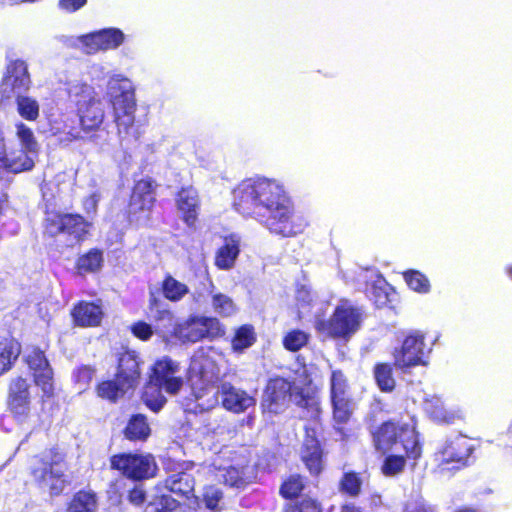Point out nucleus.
Instances as JSON below:
<instances>
[{
  "instance_id": "7ed1b4c3",
  "label": "nucleus",
  "mask_w": 512,
  "mask_h": 512,
  "mask_svg": "<svg viewBox=\"0 0 512 512\" xmlns=\"http://www.w3.org/2000/svg\"><path fill=\"white\" fill-rule=\"evenodd\" d=\"M68 469L67 452L55 444L31 457L28 474L37 489L50 497H59L71 483Z\"/></svg>"
},
{
  "instance_id": "0eeeda50",
  "label": "nucleus",
  "mask_w": 512,
  "mask_h": 512,
  "mask_svg": "<svg viewBox=\"0 0 512 512\" xmlns=\"http://www.w3.org/2000/svg\"><path fill=\"white\" fill-rule=\"evenodd\" d=\"M362 313L359 308L350 305H338L328 319H318L316 331L330 339L348 340L360 328Z\"/></svg>"
},
{
  "instance_id": "a878e982",
  "label": "nucleus",
  "mask_w": 512,
  "mask_h": 512,
  "mask_svg": "<svg viewBox=\"0 0 512 512\" xmlns=\"http://www.w3.org/2000/svg\"><path fill=\"white\" fill-rule=\"evenodd\" d=\"M175 204L182 221L187 226L194 227L201 205L198 191L191 185L181 187L175 194Z\"/></svg>"
},
{
  "instance_id": "c03bdc74",
  "label": "nucleus",
  "mask_w": 512,
  "mask_h": 512,
  "mask_svg": "<svg viewBox=\"0 0 512 512\" xmlns=\"http://www.w3.org/2000/svg\"><path fill=\"white\" fill-rule=\"evenodd\" d=\"M310 339V335L300 329H292L283 337V346L289 352H297L305 347Z\"/></svg>"
},
{
  "instance_id": "13d9d810",
  "label": "nucleus",
  "mask_w": 512,
  "mask_h": 512,
  "mask_svg": "<svg viewBox=\"0 0 512 512\" xmlns=\"http://www.w3.org/2000/svg\"><path fill=\"white\" fill-rule=\"evenodd\" d=\"M431 415L436 421L440 423L450 424L455 419V415L453 412L444 409H438L437 407L431 410Z\"/></svg>"
},
{
  "instance_id": "8fccbe9b",
  "label": "nucleus",
  "mask_w": 512,
  "mask_h": 512,
  "mask_svg": "<svg viewBox=\"0 0 512 512\" xmlns=\"http://www.w3.org/2000/svg\"><path fill=\"white\" fill-rule=\"evenodd\" d=\"M16 135L21 142L23 151L36 152L38 143L31 128L22 122L16 124Z\"/></svg>"
},
{
  "instance_id": "a19ab883",
  "label": "nucleus",
  "mask_w": 512,
  "mask_h": 512,
  "mask_svg": "<svg viewBox=\"0 0 512 512\" xmlns=\"http://www.w3.org/2000/svg\"><path fill=\"white\" fill-rule=\"evenodd\" d=\"M15 103L17 112L23 119L34 122L39 118L40 105L36 99L27 95H17Z\"/></svg>"
},
{
  "instance_id": "20e7f679",
  "label": "nucleus",
  "mask_w": 512,
  "mask_h": 512,
  "mask_svg": "<svg viewBox=\"0 0 512 512\" xmlns=\"http://www.w3.org/2000/svg\"><path fill=\"white\" fill-rule=\"evenodd\" d=\"M93 222L76 212L46 210L42 221V236L58 251L81 246L91 235Z\"/></svg>"
},
{
  "instance_id": "9d476101",
  "label": "nucleus",
  "mask_w": 512,
  "mask_h": 512,
  "mask_svg": "<svg viewBox=\"0 0 512 512\" xmlns=\"http://www.w3.org/2000/svg\"><path fill=\"white\" fill-rule=\"evenodd\" d=\"M307 478L300 473H290L281 482L279 487V495L284 500H296L285 506L284 512H323L321 502L314 497L306 496L300 498L306 487Z\"/></svg>"
},
{
  "instance_id": "a211bd4d",
  "label": "nucleus",
  "mask_w": 512,
  "mask_h": 512,
  "mask_svg": "<svg viewBox=\"0 0 512 512\" xmlns=\"http://www.w3.org/2000/svg\"><path fill=\"white\" fill-rule=\"evenodd\" d=\"M294 382L281 376L270 378L263 391L261 405L270 413L282 412L289 403Z\"/></svg>"
},
{
  "instance_id": "864d4df0",
  "label": "nucleus",
  "mask_w": 512,
  "mask_h": 512,
  "mask_svg": "<svg viewBox=\"0 0 512 512\" xmlns=\"http://www.w3.org/2000/svg\"><path fill=\"white\" fill-rule=\"evenodd\" d=\"M297 406L310 411L315 420H320L322 409L319 401L314 396L301 391L297 400Z\"/></svg>"
},
{
  "instance_id": "f3484780",
  "label": "nucleus",
  "mask_w": 512,
  "mask_h": 512,
  "mask_svg": "<svg viewBox=\"0 0 512 512\" xmlns=\"http://www.w3.org/2000/svg\"><path fill=\"white\" fill-rule=\"evenodd\" d=\"M394 366L402 371L415 366H426L425 342L422 335H408L402 345L392 352Z\"/></svg>"
},
{
  "instance_id": "6e6552de",
  "label": "nucleus",
  "mask_w": 512,
  "mask_h": 512,
  "mask_svg": "<svg viewBox=\"0 0 512 512\" xmlns=\"http://www.w3.org/2000/svg\"><path fill=\"white\" fill-rule=\"evenodd\" d=\"M110 469L124 478L141 482L154 478L158 465L151 453L120 452L110 456Z\"/></svg>"
},
{
  "instance_id": "72a5a7b5",
  "label": "nucleus",
  "mask_w": 512,
  "mask_h": 512,
  "mask_svg": "<svg viewBox=\"0 0 512 512\" xmlns=\"http://www.w3.org/2000/svg\"><path fill=\"white\" fill-rule=\"evenodd\" d=\"M97 507V494L91 489H80L67 502L66 512H96Z\"/></svg>"
},
{
  "instance_id": "423d86ee",
  "label": "nucleus",
  "mask_w": 512,
  "mask_h": 512,
  "mask_svg": "<svg viewBox=\"0 0 512 512\" xmlns=\"http://www.w3.org/2000/svg\"><path fill=\"white\" fill-rule=\"evenodd\" d=\"M159 183L151 176H144L133 182L124 209V217L129 224L140 226L152 220L158 205Z\"/></svg>"
},
{
  "instance_id": "6e6d98bb",
  "label": "nucleus",
  "mask_w": 512,
  "mask_h": 512,
  "mask_svg": "<svg viewBox=\"0 0 512 512\" xmlns=\"http://www.w3.org/2000/svg\"><path fill=\"white\" fill-rule=\"evenodd\" d=\"M146 492L141 485H135L128 491L127 499L135 506H141L146 501Z\"/></svg>"
},
{
  "instance_id": "a18cd8bd",
  "label": "nucleus",
  "mask_w": 512,
  "mask_h": 512,
  "mask_svg": "<svg viewBox=\"0 0 512 512\" xmlns=\"http://www.w3.org/2000/svg\"><path fill=\"white\" fill-rule=\"evenodd\" d=\"M223 483L229 487L242 488L248 484L244 466H228L222 474Z\"/></svg>"
},
{
  "instance_id": "473e14b6",
  "label": "nucleus",
  "mask_w": 512,
  "mask_h": 512,
  "mask_svg": "<svg viewBox=\"0 0 512 512\" xmlns=\"http://www.w3.org/2000/svg\"><path fill=\"white\" fill-rule=\"evenodd\" d=\"M21 354V344L12 337L0 339V376L9 372Z\"/></svg>"
},
{
  "instance_id": "69168bd1",
  "label": "nucleus",
  "mask_w": 512,
  "mask_h": 512,
  "mask_svg": "<svg viewBox=\"0 0 512 512\" xmlns=\"http://www.w3.org/2000/svg\"><path fill=\"white\" fill-rule=\"evenodd\" d=\"M454 512H479V511L475 508L464 506V507H460V508L456 509Z\"/></svg>"
},
{
  "instance_id": "c85d7f7f",
  "label": "nucleus",
  "mask_w": 512,
  "mask_h": 512,
  "mask_svg": "<svg viewBox=\"0 0 512 512\" xmlns=\"http://www.w3.org/2000/svg\"><path fill=\"white\" fill-rule=\"evenodd\" d=\"M6 79L9 80L12 91L24 93L29 90L31 79L25 61L17 59L7 65Z\"/></svg>"
},
{
  "instance_id": "4be33fe9",
  "label": "nucleus",
  "mask_w": 512,
  "mask_h": 512,
  "mask_svg": "<svg viewBox=\"0 0 512 512\" xmlns=\"http://www.w3.org/2000/svg\"><path fill=\"white\" fill-rule=\"evenodd\" d=\"M221 397V404L227 410L233 413H242L250 406L255 404L253 397L246 391L237 389L230 382H222L216 392H213L211 399H207V406H212L217 402V395Z\"/></svg>"
},
{
  "instance_id": "b1692460",
  "label": "nucleus",
  "mask_w": 512,
  "mask_h": 512,
  "mask_svg": "<svg viewBox=\"0 0 512 512\" xmlns=\"http://www.w3.org/2000/svg\"><path fill=\"white\" fill-rule=\"evenodd\" d=\"M474 452V446L471 440L466 436L459 435L448 440L443 448L439 450V463L441 465L456 464L460 468L466 466Z\"/></svg>"
},
{
  "instance_id": "5fc2aeb1",
  "label": "nucleus",
  "mask_w": 512,
  "mask_h": 512,
  "mask_svg": "<svg viewBox=\"0 0 512 512\" xmlns=\"http://www.w3.org/2000/svg\"><path fill=\"white\" fill-rule=\"evenodd\" d=\"M131 332L136 338H138L142 341L149 340L153 335V330H152L151 325H149L148 323H146L144 321L135 322L131 326Z\"/></svg>"
},
{
  "instance_id": "bf43d9fd",
  "label": "nucleus",
  "mask_w": 512,
  "mask_h": 512,
  "mask_svg": "<svg viewBox=\"0 0 512 512\" xmlns=\"http://www.w3.org/2000/svg\"><path fill=\"white\" fill-rule=\"evenodd\" d=\"M87 3V0H59V7L69 13L76 12Z\"/></svg>"
},
{
  "instance_id": "f704fd0d",
  "label": "nucleus",
  "mask_w": 512,
  "mask_h": 512,
  "mask_svg": "<svg viewBox=\"0 0 512 512\" xmlns=\"http://www.w3.org/2000/svg\"><path fill=\"white\" fill-rule=\"evenodd\" d=\"M34 167L33 160L27 155V152L20 150L18 155H8L5 147L0 153V168L9 173H21L29 171Z\"/></svg>"
},
{
  "instance_id": "aec40b11",
  "label": "nucleus",
  "mask_w": 512,
  "mask_h": 512,
  "mask_svg": "<svg viewBox=\"0 0 512 512\" xmlns=\"http://www.w3.org/2000/svg\"><path fill=\"white\" fill-rule=\"evenodd\" d=\"M178 371L179 364L164 356L153 363L148 379L162 386L168 394L176 395L183 386V379L175 375Z\"/></svg>"
},
{
  "instance_id": "412c9836",
  "label": "nucleus",
  "mask_w": 512,
  "mask_h": 512,
  "mask_svg": "<svg viewBox=\"0 0 512 512\" xmlns=\"http://www.w3.org/2000/svg\"><path fill=\"white\" fill-rule=\"evenodd\" d=\"M142 365L143 361L136 351L123 349L117 354L114 376L133 391L141 382Z\"/></svg>"
},
{
  "instance_id": "79ce46f5",
  "label": "nucleus",
  "mask_w": 512,
  "mask_h": 512,
  "mask_svg": "<svg viewBox=\"0 0 512 512\" xmlns=\"http://www.w3.org/2000/svg\"><path fill=\"white\" fill-rule=\"evenodd\" d=\"M338 488L341 493L357 497L362 490V479L359 472L348 471L344 472L339 480Z\"/></svg>"
},
{
  "instance_id": "603ef678",
  "label": "nucleus",
  "mask_w": 512,
  "mask_h": 512,
  "mask_svg": "<svg viewBox=\"0 0 512 512\" xmlns=\"http://www.w3.org/2000/svg\"><path fill=\"white\" fill-rule=\"evenodd\" d=\"M223 498V493L220 489L214 486H208L204 488L202 494V500L204 502L205 508L212 512H220V501Z\"/></svg>"
},
{
  "instance_id": "680f3d73",
  "label": "nucleus",
  "mask_w": 512,
  "mask_h": 512,
  "mask_svg": "<svg viewBox=\"0 0 512 512\" xmlns=\"http://www.w3.org/2000/svg\"><path fill=\"white\" fill-rule=\"evenodd\" d=\"M9 201V195L7 192L0 190V215L3 214L5 206Z\"/></svg>"
},
{
  "instance_id": "cd10ccee",
  "label": "nucleus",
  "mask_w": 512,
  "mask_h": 512,
  "mask_svg": "<svg viewBox=\"0 0 512 512\" xmlns=\"http://www.w3.org/2000/svg\"><path fill=\"white\" fill-rule=\"evenodd\" d=\"M151 432L147 416L141 413L131 415L122 430L123 437L134 443L146 442L151 436Z\"/></svg>"
},
{
  "instance_id": "e433bc0d",
  "label": "nucleus",
  "mask_w": 512,
  "mask_h": 512,
  "mask_svg": "<svg viewBox=\"0 0 512 512\" xmlns=\"http://www.w3.org/2000/svg\"><path fill=\"white\" fill-rule=\"evenodd\" d=\"M393 366L394 362H377L373 367V377L381 392L391 393L396 387V380L393 376Z\"/></svg>"
},
{
  "instance_id": "c9c22d12",
  "label": "nucleus",
  "mask_w": 512,
  "mask_h": 512,
  "mask_svg": "<svg viewBox=\"0 0 512 512\" xmlns=\"http://www.w3.org/2000/svg\"><path fill=\"white\" fill-rule=\"evenodd\" d=\"M163 387L147 379L141 393V400L154 413H158L166 404L167 399L162 393Z\"/></svg>"
},
{
  "instance_id": "c756f323",
  "label": "nucleus",
  "mask_w": 512,
  "mask_h": 512,
  "mask_svg": "<svg viewBox=\"0 0 512 512\" xmlns=\"http://www.w3.org/2000/svg\"><path fill=\"white\" fill-rule=\"evenodd\" d=\"M240 254V242L234 236L224 238L223 244L218 248L215 254L214 264L218 269H231L237 257Z\"/></svg>"
},
{
  "instance_id": "58836bf2",
  "label": "nucleus",
  "mask_w": 512,
  "mask_h": 512,
  "mask_svg": "<svg viewBox=\"0 0 512 512\" xmlns=\"http://www.w3.org/2000/svg\"><path fill=\"white\" fill-rule=\"evenodd\" d=\"M161 291L164 298L171 302H177L189 293V288L185 283L178 281L171 274H166L161 283Z\"/></svg>"
},
{
  "instance_id": "39448f33",
  "label": "nucleus",
  "mask_w": 512,
  "mask_h": 512,
  "mask_svg": "<svg viewBox=\"0 0 512 512\" xmlns=\"http://www.w3.org/2000/svg\"><path fill=\"white\" fill-rule=\"evenodd\" d=\"M332 428L342 441L355 436L354 400L350 395L348 378L341 369L331 371L329 383Z\"/></svg>"
},
{
  "instance_id": "09e8293b",
  "label": "nucleus",
  "mask_w": 512,
  "mask_h": 512,
  "mask_svg": "<svg viewBox=\"0 0 512 512\" xmlns=\"http://www.w3.org/2000/svg\"><path fill=\"white\" fill-rule=\"evenodd\" d=\"M212 308L223 318L232 316L237 310L234 301L223 293L212 295Z\"/></svg>"
},
{
  "instance_id": "6ab92c4d",
  "label": "nucleus",
  "mask_w": 512,
  "mask_h": 512,
  "mask_svg": "<svg viewBox=\"0 0 512 512\" xmlns=\"http://www.w3.org/2000/svg\"><path fill=\"white\" fill-rule=\"evenodd\" d=\"M404 419H388L380 424L371 416L368 420L369 434L375 451L385 455L398 442V434Z\"/></svg>"
},
{
  "instance_id": "f8f14e48",
  "label": "nucleus",
  "mask_w": 512,
  "mask_h": 512,
  "mask_svg": "<svg viewBox=\"0 0 512 512\" xmlns=\"http://www.w3.org/2000/svg\"><path fill=\"white\" fill-rule=\"evenodd\" d=\"M176 332L183 342L196 343L203 339L222 338L226 328L216 317L190 316L178 325Z\"/></svg>"
},
{
  "instance_id": "774afa93",
  "label": "nucleus",
  "mask_w": 512,
  "mask_h": 512,
  "mask_svg": "<svg viewBox=\"0 0 512 512\" xmlns=\"http://www.w3.org/2000/svg\"><path fill=\"white\" fill-rule=\"evenodd\" d=\"M157 302H158V301H157V299H156L155 297H151V298H150V305H151V306H152V305H156V304H157Z\"/></svg>"
},
{
  "instance_id": "5701e85b",
  "label": "nucleus",
  "mask_w": 512,
  "mask_h": 512,
  "mask_svg": "<svg viewBox=\"0 0 512 512\" xmlns=\"http://www.w3.org/2000/svg\"><path fill=\"white\" fill-rule=\"evenodd\" d=\"M124 34L118 28H107L80 37L83 51L86 54H96L118 48L124 42Z\"/></svg>"
},
{
  "instance_id": "49530a36",
  "label": "nucleus",
  "mask_w": 512,
  "mask_h": 512,
  "mask_svg": "<svg viewBox=\"0 0 512 512\" xmlns=\"http://www.w3.org/2000/svg\"><path fill=\"white\" fill-rule=\"evenodd\" d=\"M407 460L404 455L389 454L383 460L381 473L387 477L396 476L404 471Z\"/></svg>"
},
{
  "instance_id": "338daca9",
  "label": "nucleus",
  "mask_w": 512,
  "mask_h": 512,
  "mask_svg": "<svg viewBox=\"0 0 512 512\" xmlns=\"http://www.w3.org/2000/svg\"><path fill=\"white\" fill-rule=\"evenodd\" d=\"M506 274L512 280V264L506 267Z\"/></svg>"
},
{
  "instance_id": "37998d69",
  "label": "nucleus",
  "mask_w": 512,
  "mask_h": 512,
  "mask_svg": "<svg viewBox=\"0 0 512 512\" xmlns=\"http://www.w3.org/2000/svg\"><path fill=\"white\" fill-rule=\"evenodd\" d=\"M402 275L408 287L413 291L420 294H426L430 291V281L422 272L409 269L404 271Z\"/></svg>"
},
{
  "instance_id": "f03ea898",
  "label": "nucleus",
  "mask_w": 512,
  "mask_h": 512,
  "mask_svg": "<svg viewBox=\"0 0 512 512\" xmlns=\"http://www.w3.org/2000/svg\"><path fill=\"white\" fill-rule=\"evenodd\" d=\"M68 98L75 105L79 128L63 131L61 141L74 142L83 139L82 133L92 138L101 130L105 120V108L95 88L85 82H75L67 88Z\"/></svg>"
},
{
  "instance_id": "de8ad7c7",
  "label": "nucleus",
  "mask_w": 512,
  "mask_h": 512,
  "mask_svg": "<svg viewBox=\"0 0 512 512\" xmlns=\"http://www.w3.org/2000/svg\"><path fill=\"white\" fill-rule=\"evenodd\" d=\"M159 505L160 507L150 502L146 505L144 512H186L185 506L171 495H161Z\"/></svg>"
},
{
  "instance_id": "7c9ffc66",
  "label": "nucleus",
  "mask_w": 512,
  "mask_h": 512,
  "mask_svg": "<svg viewBox=\"0 0 512 512\" xmlns=\"http://www.w3.org/2000/svg\"><path fill=\"white\" fill-rule=\"evenodd\" d=\"M165 487L180 497L186 499L195 497V479L192 474L185 471L170 474L165 479Z\"/></svg>"
},
{
  "instance_id": "ea45409f",
  "label": "nucleus",
  "mask_w": 512,
  "mask_h": 512,
  "mask_svg": "<svg viewBox=\"0 0 512 512\" xmlns=\"http://www.w3.org/2000/svg\"><path fill=\"white\" fill-rule=\"evenodd\" d=\"M366 294L377 308H382L389 303L388 284L381 277L366 283Z\"/></svg>"
},
{
  "instance_id": "e2e57ef3",
  "label": "nucleus",
  "mask_w": 512,
  "mask_h": 512,
  "mask_svg": "<svg viewBox=\"0 0 512 512\" xmlns=\"http://www.w3.org/2000/svg\"><path fill=\"white\" fill-rule=\"evenodd\" d=\"M505 446L512 448V422L507 431L503 434Z\"/></svg>"
},
{
  "instance_id": "4468645a",
  "label": "nucleus",
  "mask_w": 512,
  "mask_h": 512,
  "mask_svg": "<svg viewBox=\"0 0 512 512\" xmlns=\"http://www.w3.org/2000/svg\"><path fill=\"white\" fill-rule=\"evenodd\" d=\"M31 384L27 377H12L7 386L6 406L9 413L18 422L26 421L31 414Z\"/></svg>"
},
{
  "instance_id": "393cba45",
  "label": "nucleus",
  "mask_w": 512,
  "mask_h": 512,
  "mask_svg": "<svg viewBox=\"0 0 512 512\" xmlns=\"http://www.w3.org/2000/svg\"><path fill=\"white\" fill-rule=\"evenodd\" d=\"M408 420L401 424L398 434V442L404 450V456L413 461V465L421 458L423 444L420 440V434L417 431V422L414 416L407 415Z\"/></svg>"
},
{
  "instance_id": "f257e3e1",
  "label": "nucleus",
  "mask_w": 512,
  "mask_h": 512,
  "mask_svg": "<svg viewBox=\"0 0 512 512\" xmlns=\"http://www.w3.org/2000/svg\"><path fill=\"white\" fill-rule=\"evenodd\" d=\"M233 208L244 217L255 218L271 234L290 238L303 224L283 186L268 178H246L232 191Z\"/></svg>"
},
{
  "instance_id": "0e129e2a",
  "label": "nucleus",
  "mask_w": 512,
  "mask_h": 512,
  "mask_svg": "<svg viewBox=\"0 0 512 512\" xmlns=\"http://www.w3.org/2000/svg\"><path fill=\"white\" fill-rule=\"evenodd\" d=\"M414 512H434V511L431 507L426 506L424 504H420L415 508Z\"/></svg>"
},
{
  "instance_id": "ddd939ff",
  "label": "nucleus",
  "mask_w": 512,
  "mask_h": 512,
  "mask_svg": "<svg viewBox=\"0 0 512 512\" xmlns=\"http://www.w3.org/2000/svg\"><path fill=\"white\" fill-rule=\"evenodd\" d=\"M23 362L31 373L34 384L42 391V399L55 396L54 371L44 352L38 346H32L23 357Z\"/></svg>"
},
{
  "instance_id": "4d7b16f0",
  "label": "nucleus",
  "mask_w": 512,
  "mask_h": 512,
  "mask_svg": "<svg viewBox=\"0 0 512 512\" xmlns=\"http://www.w3.org/2000/svg\"><path fill=\"white\" fill-rule=\"evenodd\" d=\"M99 197L92 193L82 199V207L87 216H94L98 210Z\"/></svg>"
},
{
  "instance_id": "1a4fd4ad",
  "label": "nucleus",
  "mask_w": 512,
  "mask_h": 512,
  "mask_svg": "<svg viewBox=\"0 0 512 512\" xmlns=\"http://www.w3.org/2000/svg\"><path fill=\"white\" fill-rule=\"evenodd\" d=\"M219 379V368L216 362L209 357L203 356L191 362L188 368L186 383L195 400L199 401L213 394Z\"/></svg>"
},
{
  "instance_id": "4c0bfd02",
  "label": "nucleus",
  "mask_w": 512,
  "mask_h": 512,
  "mask_svg": "<svg viewBox=\"0 0 512 512\" xmlns=\"http://www.w3.org/2000/svg\"><path fill=\"white\" fill-rule=\"evenodd\" d=\"M257 340L254 327L251 324L239 326L231 339V348L233 352L242 353L251 347Z\"/></svg>"
},
{
  "instance_id": "bb28decb",
  "label": "nucleus",
  "mask_w": 512,
  "mask_h": 512,
  "mask_svg": "<svg viewBox=\"0 0 512 512\" xmlns=\"http://www.w3.org/2000/svg\"><path fill=\"white\" fill-rule=\"evenodd\" d=\"M130 390L115 376L98 381L94 387L96 397L110 404L118 403Z\"/></svg>"
},
{
  "instance_id": "052dcab7",
  "label": "nucleus",
  "mask_w": 512,
  "mask_h": 512,
  "mask_svg": "<svg viewBox=\"0 0 512 512\" xmlns=\"http://www.w3.org/2000/svg\"><path fill=\"white\" fill-rule=\"evenodd\" d=\"M340 512H363L362 509L354 503H345L341 506Z\"/></svg>"
},
{
  "instance_id": "9b49d317",
  "label": "nucleus",
  "mask_w": 512,
  "mask_h": 512,
  "mask_svg": "<svg viewBox=\"0 0 512 512\" xmlns=\"http://www.w3.org/2000/svg\"><path fill=\"white\" fill-rule=\"evenodd\" d=\"M115 94L111 96L113 121L116 124L118 134L128 135L135 126V112L137 102L135 89L131 85L113 86Z\"/></svg>"
},
{
  "instance_id": "dca6fc26",
  "label": "nucleus",
  "mask_w": 512,
  "mask_h": 512,
  "mask_svg": "<svg viewBox=\"0 0 512 512\" xmlns=\"http://www.w3.org/2000/svg\"><path fill=\"white\" fill-rule=\"evenodd\" d=\"M69 316L72 326L81 329L98 328L103 325L106 318V311L103 300H78L70 311Z\"/></svg>"
},
{
  "instance_id": "3c124183",
  "label": "nucleus",
  "mask_w": 512,
  "mask_h": 512,
  "mask_svg": "<svg viewBox=\"0 0 512 512\" xmlns=\"http://www.w3.org/2000/svg\"><path fill=\"white\" fill-rule=\"evenodd\" d=\"M96 373V367L90 364L77 366L72 372V379L76 385L87 388Z\"/></svg>"
},
{
  "instance_id": "2eb2a0df",
  "label": "nucleus",
  "mask_w": 512,
  "mask_h": 512,
  "mask_svg": "<svg viewBox=\"0 0 512 512\" xmlns=\"http://www.w3.org/2000/svg\"><path fill=\"white\" fill-rule=\"evenodd\" d=\"M325 456L326 452L319 438L318 429L305 426L300 459L312 477H319L324 471Z\"/></svg>"
},
{
  "instance_id": "2f4dec72",
  "label": "nucleus",
  "mask_w": 512,
  "mask_h": 512,
  "mask_svg": "<svg viewBox=\"0 0 512 512\" xmlns=\"http://www.w3.org/2000/svg\"><path fill=\"white\" fill-rule=\"evenodd\" d=\"M104 264L103 250L90 248L79 255L75 261V269L79 275H86L99 272Z\"/></svg>"
}]
</instances>
